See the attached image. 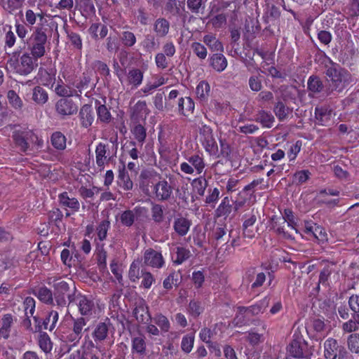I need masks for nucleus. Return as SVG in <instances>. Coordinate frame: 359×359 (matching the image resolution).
Segmentation results:
<instances>
[{
    "label": "nucleus",
    "instance_id": "f257e3e1",
    "mask_svg": "<svg viewBox=\"0 0 359 359\" xmlns=\"http://www.w3.org/2000/svg\"><path fill=\"white\" fill-rule=\"evenodd\" d=\"M325 74L332 90L338 92H341L353 81L352 76L348 70L330 60L329 65H325Z\"/></svg>",
    "mask_w": 359,
    "mask_h": 359
},
{
    "label": "nucleus",
    "instance_id": "f03ea898",
    "mask_svg": "<svg viewBox=\"0 0 359 359\" xmlns=\"http://www.w3.org/2000/svg\"><path fill=\"white\" fill-rule=\"evenodd\" d=\"M7 65L14 73L27 76L36 69L38 63L29 53L20 55L19 51H15L9 55Z\"/></svg>",
    "mask_w": 359,
    "mask_h": 359
},
{
    "label": "nucleus",
    "instance_id": "7ed1b4c3",
    "mask_svg": "<svg viewBox=\"0 0 359 359\" xmlns=\"http://www.w3.org/2000/svg\"><path fill=\"white\" fill-rule=\"evenodd\" d=\"M68 306L75 304L82 316H90L94 309L93 302L86 296L80 294H68Z\"/></svg>",
    "mask_w": 359,
    "mask_h": 359
},
{
    "label": "nucleus",
    "instance_id": "20e7f679",
    "mask_svg": "<svg viewBox=\"0 0 359 359\" xmlns=\"http://www.w3.org/2000/svg\"><path fill=\"white\" fill-rule=\"evenodd\" d=\"M53 287L57 305L62 309L68 306L67 301L69 294L67 292L69 289L68 283L61 279H55L53 280Z\"/></svg>",
    "mask_w": 359,
    "mask_h": 359
},
{
    "label": "nucleus",
    "instance_id": "39448f33",
    "mask_svg": "<svg viewBox=\"0 0 359 359\" xmlns=\"http://www.w3.org/2000/svg\"><path fill=\"white\" fill-rule=\"evenodd\" d=\"M287 352L290 356L298 359H309L312 355L307 351V344L301 339L292 340L287 346Z\"/></svg>",
    "mask_w": 359,
    "mask_h": 359
},
{
    "label": "nucleus",
    "instance_id": "423d86ee",
    "mask_svg": "<svg viewBox=\"0 0 359 359\" xmlns=\"http://www.w3.org/2000/svg\"><path fill=\"white\" fill-rule=\"evenodd\" d=\"M143 262L146 266L156 269H161L165 264V260L161 252L153 248L145 250L143 255Z\"/></svg>",
    "mask_w": 359,
    "mask_h": 359
},
{
    "label": "nucleus",
    "instance_id": "0eeeda50",
    "mask_svg": "<svg viewBox=\"0 0 359 359\" xmlns=\"http://www.w3.org/2000/svg\"><path fill=\"white\" fill-rule=\"evenodd\" d=\"M55 111L64 118L75 114L78 111V106L71 99L61 98L55 104Z\"/></svg>",
    "mask_w": 359,
    "mask_h": 359
},
{
    "label": "nucleus",
    "instance_id": "6e6552de",
    "mask_svg": "<svg viewBox=\"0 0 359 359\" xmlns=\"http://www.w3.org/2000/svg\"><path fill=\"white\" fill-rule=\"evenodd\" d=\"M157 177V173L154 170H143L141 171L139 176L140 188L144 194H149V188L151 184H155Z\"/></svg>",
    "mask_w": 359,
    "mask_h": 359
},
{
    "label": "nucleus",
    "instance_id": "1a4fd4ad",
    "mask_svg": "<svg viewBox=\"0 0 359 359\" xmlns=\"http://www.w3.org/2000/svg\"><path fill=\"white\" fill-rule=\"evenodd\" d=\"M172 193V188L165 180L156 182L154 186V194L158 201H168Z\"/></svg>",
    "mask_w": 359,
    "mask_h": 359
},
{
    "label": "nucleus",
    "instance_id": "9d476101",
    "mask_svg": "<svg viewBox=\"0 0 359 359\" xmlns=\"http://www.w3.org/2000/svg\"><path fill=\"white\" fill-rule=\"evenodd\" d=\"M96 164L100 170H103L104 164L108 163L110 159V151L109 144L100 142L95 149Z\"/></svg>",
    "mask_w": 359,
    "mask_h": 359
},
{
    "label": "nucleus",
    "instance_id": "9b49d317",
    "mask_svg": "<svg viewBox=\"0 0 359 359\" xmlns=\"http://www.w3.org/2000/svg\"><path fill=\"white\" fill-rule=\"evenodd\" d=\"M269 304V298L265 297L259 304L249 306V307H240L239 313L244 315L245 317H250V316L258 315L262 313Z\"/></svg>",
    "mask_w": 359,
    "mask_h": 359
},
{
    "label": "nucleus",
    "instance_id": "f8f14e48",
    "mask_svg": "<svg viewBox=\"0 0 359 359\" xmlns=\"http://www.w3.org/2000/svg\"><path fill=\"white\" fill-rule=\"evenodd\" d=\"M332 111L325 107H316L315 117L317 123L323 126H327L331 123Z\"/></svg>",
    "mask_w": 359,
    "mask_h": 359
},
{
    "label": "nucleus",
    "instance_id": "ddd939ff",
    "mask_svg": "<svg viewBox=\"0 0 359 359\" xmlns=\"http://www.w3.org/2000/svg\"><path fill=\"white\" fill-rule=\"evenodd\" d=\"M191 222L184 217L175 218L173 222V229L176 233L180 236H184L189 231Z\"/></svg>",
    "mask_w": 359,
    "mask_h": 359
},
{
    "label": "nucleus",
    "instance_id": "4468645a",
    "mask_svg": "<svg viewBox=\"0 0 359 359\" xmlns=\"http://www.w3.org/2000/svg\"><path fill=\"white\" fill-rule=\"evenodd\" d=\"M131 133L134 136V139L136 140V142L131 141L130 142V144L133 147H140L141 149L147 137V131L145 128L141 124H137L133 127V128L131 130Z\"/></svg>",
    "mask_w": 359,
    "mask_h": 359
},
{
    "label": "nucleus",
    "instance_id": "2eb2a0df",
    "mask_svg": "<svg viewBox=\"0 0 359 359\" xmlns=\"http://www.w3.org/2000/svg\"><path fill=\"white\" fill-rule=\"evenodd\" d=\"M194 102L190 97H180L177 103L178 113L187 116L194 112Z\"/></svg>",
    "mask_w": 359,
    "mask_h": 359
},
{
    "label": "nucleus",
    "instance_id": "dca6fc26",
    "mask_svg": "<svg viewBox=\"0 0 359 359\" xmlns=\"http://www.w3.org/2000/svg\"><path fill=\"white\" fill-rule=\"evenodd\" d=\"M79 118L83 127L87 128L92 125L94 116L91 105L84 104L82 106L79 111Z\"/></svg>",
    "mask_w": 359,
    "mask_h": 359
},
{
    "label": "nucleus",
    "instance_id": "f3484780",
    "mask_svg": "<svg viewBox=\"0 0 359 359\" xmlns=\"http://www.w3.org/2000/svg\"><path fill=\"white\" fill-rule=\"evenodd\" d=\"M170 31V22L164 18L156 19L154 23V32L156 37L164 38Z\"/></svg>",
    "mask_w": 359,
    "mask_h": 359
},
{
    "label": "nucleus",
    "instance_id": "a211bd4d",
    "mask_svg": "<svg viewBox=\"0 0 359 359\" xmlns=\"http://www.w3.org/2000/svg\"><path fill=\"white\" fill-rule=\"evenodd\" d=\"M91 37L97 40L98 39H104L108 34V28L107 25L100 22L93 23L88 29Z\"/></svg>",
    "mask_w": 359,
    "mask_h": 359
},
{
    "label": "nucleus",
    "instance_id": "6ab92c4d",
    "mask_svg": "<svg viewBox=\"0 0 359 359\" xmlns=\"http://www.w3.org/2000/svg\"><path fill=\"white\" fill-rule=\"evenodd\" d=\"M110 325L109 320L107 322H100L96 325L93 332L95 341H102L107 337Z\"/></svg>",
    "mask_w": 359,
    "mask_h": 359
},
{
    "label": "nucleus",
    "instance_id": "aec40b11",
    "mask_svg": "<svg viewBox=\"0 0 359 359\" xmlns=\"http://www.w3.org/2000/svg\"><path fill=\"white\" fill-rule=\"evenodd\" d=\"M255 121L259 123L262 127L270 128L273 126L275 118L271 112L262 109L257 111Z\"/></svg>",
    "mask_w": 359,
    "mask_h": 359
},
{
    "label": "nucleus",
    "instance_id": "412c9836",
    "mask_svg": "<svg viewBox=\"0 0 359 359\" xmlns=\"http://www.w3.org/2000/svg\"><path fill=\"white\" fill-rule=\"evenodd\" d=\"M117 184L125 191H130L133 188V182L125 168L118 171Z\"/></svg>",
    "mask_w": 359,
    "mask_h": 359
},
{
    "label": "nucleus",
    "instance_id": "4be33fe9",
    "mask_svg": "<svg viewBox=\"0 0 359 359\" xmlns=\"http://www.w3.org/2000/svg\"><path fill=\"white\" fill-rule=\"evenodd\" d=\"M324 356L325 358L337 357L339 345L337 341L333 338H328L324 342Z\"/></svg>",
    "mask_w": 359,
    "mask_h": 359
},
{
    "label": "nucleus",
    "instance_id": "5701e85b",
    "mask_svg": "<svg viewBox=\"0 0 359 359\" xmlns=\"http://www.w3.org/2000/svg\"><path fill=\"white\" fill-rule=\"evenodd\" d=\"M60 204L65 208H69L72 212L79 211L80 203L76 198H69L67 192H63L59 195Z\"/></svg>",
    "mask_w": 359,
    "mask_h": 359
},
{
    "label": "nucleus",
    "instance_id": "b1692460",
    "mask_svg": "<svg viewBox=\"0 0 359 359\" xmlns=\"http://www.w3.org/2000/svg\"><path fill=\"white\" fill-rule=\"evenodd\" d=\"M210 65L215 71L222 72L227 67V60L224 55L215 53L210 57Z\"/></svg>",
    "mask_w": 359,
    "mask_h": 359
},
{
    "label": "nucleus",
    "instance_id": "393cba45",
    "mask_svg": "<svg viewBox=\"0 0 359 359\" xmlns=\"http://www.w3.org/2000/svg\"><path fill=\"white\" fill-rule=\"evenodd\" d=\"M46 29L43 27H36L29 38V42L45 46L47 42Z\"/></svg>",
    "mask_w": 359,
    "mask_h": 359
},
{
    "label": "nucleus",
    "instance_id": "a878e982",
    "mask_svg": "<svg viewBox=\"0 0 359 359\" xmlns=\"http://www.w3.org/2000/svg\"><path fill=\"white\" fill-rule=\"evenodd\" d=\"M141 208H135L133 210H128L123 211L121 216L120 220L123 225L126 226H131L135 220L136 216L140 212Z\"/></svg>",
    "mask_w": 359,
    "mask_h": 359
},
{
    "label": "nucleus",
    "instance_id": "bb28decb",
    "mask_svg": "<svg viewBox=\"0 0 359 359\" xmlns=\"http://www.w3.org/2000/svg\"><path fill=\"white\" fill-rule=\"evenodd\" d=\"M133 315L136 320L141 323H149L151 320L148 308L143 304H140L134 309Z\"/></svg>",
    "mask_w": 359,
    "mask_h": 359
},
{
    "label": "nucleus",
    "instance_id": "cd10ccee",
    "mask_svg": "<svg viewBox=\"0 0 359 359\" xmlns=\"http://www.w3.org/2000/svg\"><path fill=\"white\" fill-rule=\"evenodd\" d=\"M233 211V205L230 203L229 197H224L221 203L215 210V215L217 217H224L227 218Z\"/></svg>",
    "mask_w": 359,
    "mask_h": 359
},
{
    "label": "nucleus",
    "instance_id": "c85d7f7f",
    "mask_svg": "<svg viewBox=\"0 0 359 359\" xmlns=\"http://www.w3.org/2000/svg\"><path fill=\"white\" fill-rule=\"evenodd\" d=\"M13 323V317L11 314L7 313L1 318V326L0 327V336L8 339L10 336L11 327Z\"/></svg>",
    "mask_w": 359,
    "mask_h": 359
},
{
    "label": "nucleus",
    "instance_id": "c756f323",
    "mask_svg": "<svg viewBox=\"0 0 359 359\" xmlns=\"http://www.w3.org/2000/svg\"><path fill=\"white\" fill-rule=\"evenodd\" d=\"M297 89L292 86H280L277 93L284 101L293 100L295 99Z\"/></svg>",
    "mask_w": 359,
    "mask_h": 359
},
{
    "label": "nucleus",
    "instance_id": "7c9ffc66",
    "mask_svg": "<svg viewBox=\"0 0 359 359\" xmlns=\"http://www.w3.org/2000/svg\"><path fill=\"white\" fill-rule=\"evenodd\" d=\"M127 80L129 84L133 85L137 88L139 86L143 80V72L139 69L133 68L128 71L127 74Z\"/></svg>",
    "mask_w": 359,
    "mask_h": 359
},
{
    "label": "nucleus",
    "instance_id": "2f4dec72",
    "mask_svg": "<svg viewBox=\"0 0 359 359\" xmlns=\"http://www.w3.org/2000/svg\"><path fill=\"white\" fill-rule=\"evenodd\" d=\"M32 100L37 104L43 105L47 102L48 95L41 86H35L32 90Z\"/></svg>",
    "mask_w": 359,
    "mask_h": 359
},
{
    "label": "nucleus",
    "instance_id": "473e14b6",
    "mask_svg": "<svg viewBox=\"0 0 359 359\" xmlns=\"http://www.w3.org/2000/svg\"><path fill=\"white\" fill-rule=\"evenodd\" d=\"M156 36L147 34L142 41V46L146 51L149 53L157 50L160 46V42L156 38Z\"/></svg>",
    "mask_w": 359,
    "mask_h": 359
},
{
    "label": "nucleus",
    "instance_id": "72a5a7b5",
    "mask_svg": "<svg viewBox=\"0 0 359 359\" xmlns=\"http://www.w3.org/2000/svg\"><path fill=\"white\" fill-rule=\"evenodd\" d=\"M203 41L212 51L222 52L224 50L222 43L213 34L205 35Z\"/></svg>",
    "mask_w": 359,
    "mask_h": 359
},
{
    "label": "nucleus",
    "instance_id": "f704fd0d",
    "mask_svg": "<svg viewBox=\"0 0 359 359\" xmlns=\"http://www.w3.org/2000/svg\"><path fill=\"white\" fill-rule=\"evenodd\" d=\"M51 144L57 150H64L66 148V137L61 132H55L52 134Z\"/></svg>",
    "mask_w": 359,
    "mask_h": 359
},
{
    "label": "nucleus",
    "instance_id": "c9c22d12",
    "mask_svg": "<svg viewBox=\"0 0 359 359\" xmlns=\"http://www.w3.org/2000/svg\"><path fill=\"white\" fill-rule=\"evenodd\" d=\"M191 186L194 191L199 196H203L208 187V181L204 176H201L192 181Z\"/></svg>",
    "mask_w": 359,
    "mask_h": 359
},
{
    "label": "nucleus",
    "instance_id": "e433bc0d",
    "mask_svg": "<svg viewBox=\"0 0 359 359\" xmlns=\"http://www.w3.org/2000/svg\"><path fill=\"white\" fill-rule=\"evenodd\" d=\"M90 76L83 74V77L79 81H76L73 83V86L76 89H74L76 92H78L79 96L83 93V91L91 89Z\"/></svg>",
    "mask_w": 359,
    "mask_h": 359
},
{
    "label": "nucleus",
    "instance_id": "4c0bfd02",
    "mask_svg": "<svg viewBox=\"0 0 359 359\" xmlns=\"http://www.w3.org/2000/svg\"><path fill=\"white\" fill-rule=\"evenodd\" d=\"M104 46L109 53H117L120 48L118 39L116 36L109 35L105 39Z\"/></svg>",
    "mask_w": 359,
    "mask_h": 359
},
{
    "label": "nucleus",
    "instance_id": "58836bf2",
    "mask_svg": "<svg viewBox=\"0 0 359 359\" xmlns=\"http://www.w3.org/2000/svg\"><path fill=\"white\" fill-rule=\"evenodd\" d=\"M187 161L196 170L197 174H201L203 171L205 164L203 158L200 155H192L187 158Z\"/></svg>",
    "mask_w": 359,
    "mask_h": 359
},
{
    "label": "nucleus",
    "instance_id": "ea45409f",
    "mask_svg": "<svg viewBox=\"0 0 359 359\" xmlns=\"http://www.w3.org/2000/svg\"><path fill=\"white\" fill-rule=\"evenodd\" d=\"M308 90L313 93H320L323 89L320 79L316 76H311L307 82Z\"/></svg>",
    "mask_w": 359,
    "mask_h": 359
},
{
    "label": "nucleus",
    "instance_id": "a19ab883",
    "mask_svg": "<svg viewBox=\"0 0 359 359\" xmlns=\"http://www.w3.org/2000/svg\"><path fill=\"white\" fill-rule=\"evenodd\" d=\"M273 111L278 120L283 121L287 118L291 111L283 102L278 101L274 107Z\"/></svg>",
    "mask_w": 359,
    "mask_h": 359
},
{
    "label": "nucleus",
    "instance_id": "79ce46f5",
    "mask_svg": "<svg viewBox=\"0 0 359 359\" xmlns=\"http://www.w3.org/2000/svg\"><path fill=\"white\" fill-rule=\"evenodd\" d=\"M28 49L30 51V55L36 60L43 57L46 54V47L43 45L29 42Z\"/></svg>",
    "mask_w": 359,
    "mask_h": 359
},
{
    "label": "nucleus",
    "instance_id": "37998d69",
    "mask_svg": "<svg viewBox=\"0 0 359 359\" xmlns=\"http://www.w3.org/2000/svg\"><path fill=\"white\" fill-rule=\"evenodd\" d=\"M279 17L280 11L278 8L275 6H268L263 15V19L266 24H269L270 22L277 20Z\"/></svg>",
    "mask_w": 359,
    "mask_h": 359
},
{
    "label": "nucleus",
    "instance_id": "c03bdc74",
    "mask_svg": "<svg viewBox=\"0 0 359 359\" xmlns=\"http://www.w3.org/2000/svg\"><path fill=\"white\" fill-rule=\"evenodd\" d=\"M210 90V85L205 81H201L196 88V93L201 100H205L209 96Z\"/></svg>",
    "mask_w": 359,
    "mask_h": 359
},
{
    "label": "nucleus",
    "instance_id": "a18cd8bd",
    "mask_svg": "<svg viewBox=\"0 0 359 359\" xmlns=\"http://www.w3.org/2000/svg\"><path fill=\"white\" fill-rule=\"evenodd\" d=\"M55 92L59 96L64 97L79 96L78 92H76L74 88H71L69 86L64 84H57L55 88Z\"/></svg>",
    "mask_w": 359,
    "mask_h": 359
},
{
    "label": "nucleus",
    "instance_id": "49530a36",
    "mask_svg": "<svg viewBox=\"0 0 359 359\" xmlns=\"http://www.w3.org/2000/svg\"><path fill=\"white\" fill-rule=\"evenodd\" d=\"M153 320L154 323L160 327L161 331L163 332H167L169 331L170 327V322L167 317L163 314L158 313L155 315L153 318Z\"/></svg>",
    "mask_w": 359,
    "mask_h": 359
},
{
    "label": "nucleus",
    "instance_id": "de8ad7c7",
    "mask_svg": "<svg viewBox=\"0 0 359 359\" xmlns=\"http://www.w3.org/2000/svg\"><path fill=\"white\" fill-rule=\"evenodd\" d=\"M39 347L46 353H50L53 348V344L50 338L46 332H42L39 338Z\"/></svg>",
    "mask_w": 359,
    "mask_h": 359
},
{
    "label": "nucleus",
    "instance_id": "09e8293b",
    "mask_svg": "<svg viewBox=\"0 0 359 359\" xmlns=\"http://www.w3.org/2000/svg\"><path fill=\"white\" fill-rule=\"evenodd\" d=\"M27 140L29 143V150L33 151L41 148L43 145V140L32 131L26 132Z\"/></svg>",
    "mask_w": 359,
    "mask_h": 359
},
{
    "label": "nucleus",
    "instance_id": "8fccbe9b",
    "mask_svg": "<svg viewBox=\"0 0 359 359\" xmlns=\"http://www.w3.org/2000/svg\"><path fill=\"white\" fill-rule=\"evenodd\" d=\"M23 304L25 316L28 317V315H30V316L33 317L34 321L38 323V318L33 316L35 311V300L34 298L31 297H26L24 300Z\"/></svg>",
    "mask_w": 359,
    "mask_h": 359
},
{
    "label": "nucleus",
    "instance_id": "3c124183",
    "mask_svg": "<svg viewBox=\"0 0 359 359\" xmlns=\"http://www.w3.org/2000/svg\"><path fill=\"white\" fill-rule=\"evenodd\" d=\"M36 294L41 302L46 304H52L53 302L52 291L46 287L39 288Z\"/></svg>",
    "mask_w": 359,
    "mask_h": 359
},
{
    "label": "nucleus",
    "instance_id": "603ef678",
    "mask_svg": "<svg viewBox=\"0 0 359 359\" xmlns=\"http://www.w3.org/2000/svg\"><path fill=\"white\" fill-rule=\"evenodd\" d=\"M176 259L174 260V263L176 264H182L189 259L191 255L190 250L183 247H177L176 248Z\"/></svg>",
    "mask_w": 359,
    "mask_h": 359
},
{
    "label": "nucleus",
    "instance_id": "864d4df0",
    "mask_svg": "<svg viewBox=\"0 0 359 359\" xmlns=\"http://www.w3.org/2000/svg\"><path fill=\"white\" fill-rule=\"evenodd\" d=\"M58 320V313L56 311H52L50 312L48 317L43 322V326L44 330L49 329L52 330Z\"/></svg>",
    "mask_w": 359,
    "mask_h": 359
},
{
    "label": "nucleus",
    "instance_id": "5fc2aeb1",
    "mask_svg": "<svg viewBox=\"0 0 359 359\" xmlns=\"http://www.w3.org/2000/svg\"><path fill=\"white\" fill-rule=\"evenodd\" d=\"M97 118L103 123H109L111 120V115L107 108V107L104 104H100L97 107Z\"/></svg>",
    "mask_w": 359,
    "mask_h": 359
},
{
    "label": "nucleus",
    "instance_id": "6e6d98bb",
    "mask_svg": "<svg viewBox=\"0 0 359 359\" xmlns=\"http://www.w3.org/2000/svg\"><path fill=\"white\" fill-rule=\"evenodd\" d=\"M25 0H6L3 8L5 11L12 14L14 11L22 8Z\"/></svg>",
    "mask_w": 359,
    "mask_h": 359
},
{
    "label": "nucleus",
    "instance_id": "4d7b16f0",
    "mask_svg": "<svg viewBox=\"0 0 359 359\" xmlns=\"http://www.w3.org/2000/svg\"><path fill=\"white\" fill-rule=\"evenodd\" d=\"M202 143L205 151L210 154H215L217 153L218 147L213 136L203 139Z\"/></svg>",
    "mask_w": 359,
    "mask_h": 359
},
{
    "label": "nucleus",
    "instance_id": "13d9d810",
    "mask_svg": "<svg viewBox=\"0 0 359 359\" xmlns=\"http://www.w3.org/2000/svg\"><path fill=\"white\" fill-rule=\"evenodd\" d=\"M122 43L126 47H132L136 43V37L135 34L130 31H124L121 35Z\"/></svg>",
    "mask_w": 359,
    "mask_h": 359
},
{
    "label": "nucleus",
    "instance_id": "bf43d9fd",
    "mask_svg": "<svg viewBox=\"0 0 359 359\" xmlns=\"http://www.w3.org/2000/svg\"><path fill=\"white\" fill-rule=\"evenodd\" d=\"M132 349L137 353L144 354L146 351V343L143 337H137L133 339Z\"/></svg>",
    "mask_w": 359,
    "mask_h": 359
},
{
    "label": "nucleus",
    "instance_id": "052dcab7",
    "mask_svg": "<svg viewBox=\"0 0 359 359\" xmlns=\"http://www.w3.org/2000/svg\"><path fill=\"white\" fill-rule=\"evenodd\" d=\"M39 75L40 82L42 85L46 86H53L55 81L54 75L51 74L46 69H40Z\"/></svg>",
    "mask_w": 359,
    "mask_h": 359
},
{
    "label": "nucleus",
    "instance_id": "680f3d73",
    "mask_svg": "<svg viewBox=\"0 0 359 359\" xmlns=\"http://www.w3.org/2000/svg\"><path fill=\"white\" fill-rule=\"evenodd\" d=\"M179 284L178 274L173 271L163 280V285L166 290H171L172 287Z\"/></svg>",
    "mask_w": 359,
    "mask_h": 359
},
{
    "label": "nucleus",
    "instance_id": "e2e57ef3",
    "mask_svg": "<svg viewBox=\"0 0 359 359\" xmlns=\"http://www.w3.org/2000/svg\"><path fill=\"white\" fill-rule=\"evenodd\" d=\"M7 98L8 100L9 103L15 108V109H21L22 107V101L20 97L13 90H8L7 93Z\"/></svg>",
    "mask_w": 359,
    "mask_h": 359
},
{
    "label": "nucleus",
    "instance_id": "0e129e2a",
    "mask_svg": "<svg viewBox=\"0 0 359 359\" xmlns=\"http://www.w3.org/2000/svg\"><path fill=\"white\" fill-rule=\"evenodd\" d=\"M342 330L346 333H350L356 331L359 328V320L352 316V318L342 324Z\"/></svg>",
    "mask_w": 359,
    "mask_h": 359
},
{
    "label": "nucleus",
    "instance_id": "69168bd1",
    "mask_svg": "<svg viewBox=\"0 0 359 359\" xmlns=\"http://www.w3.org/2000/svg\"><path fill=\"white\" fill-rule=\"evenodd\" d=\"M151 217L156 223H161L164 219L163 210L161 205L155 204L151 208Z\"/></svg>",
    "mask_w": 359,
    "mask_h": 359
},
{
    "label": "nucleus",
    "instance_id": "338daca9",
    "mask_svg": "<svg viewBox=\"0 0 359 359\" xmlns=\"http://www.w3.org/2000/svg\"><path fill=\"white\" fill-rule=\"evenodd\" d=\"M191 48L193 52L197 55L201 60H204L207 57V49L206 48L199 42H194L191 45Z\"/></svg>",
    "mask_w": 359,
    "mask_h": 359
},
{
    "label": "nucleus",
    "instance_id": "774afa93",
    "mask_svg": "<svg viewBox=\"0 0 359 359\" xmlns=\"http://www.w3.org/2000/svg\"><path fill=\"white\" fill-rule=\"evenodd\" d=\"M348 349L355 353H359V334H351L347 341Z\"/></svg>",
    "mask_w": 359,
    "mask_h": 359
}]
</instances>
